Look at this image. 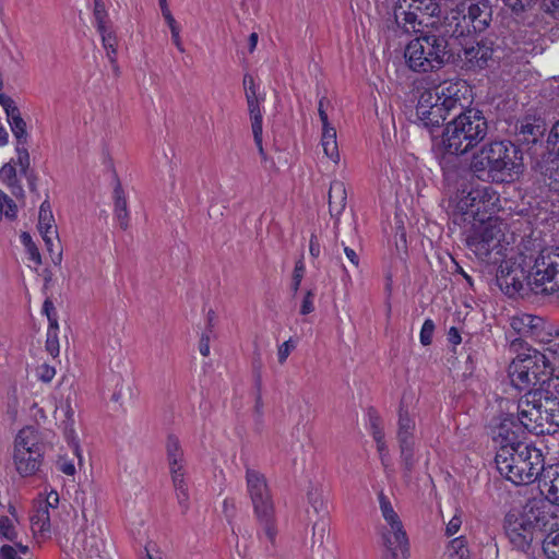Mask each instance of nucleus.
Returning a JSON list of instances; mask_svg holds the SVG:
<instances>
[{"instance_id":"1","label":"nucleus","mask_w":559,"mask_h":559,"mask_svg":"<svg viewBox=\"0 0 559 559\" xmlns=\"http://www.w3.org/2000/svg\"><path fill=\"white\" fill-rule=\"evenodd\" d=\"M471 88L465 81H444L419 94L416 120L431 133L447 117L454 114L442 132L444 150L462 155L478 145L487 135L488 123L481 110L466 107Z\"/></svg>"},{"instance_id":"2","label":"nucleus","mask_w":559,"mask_h":559,"mask_svg":"<svg viewBox=\"0 0 559 559\" xmlns=\"http://www.w3.org/2000/svg\"><path fill=\"white\" fill-rule=\"evenodd\" d=\"M497 284L508 296L559 293V252L557 247H547L536 253L519 252L514 258L501 262Z\"/></svg>"},{"instance_id":"3","label":"nucleus","mask_w":559,"mask_h":559,"mask_svg":"<svg viewBox=\"0 0 559 559\" xmlns=\"http://www.w3.org/2000/svg\"><path fill=\"white\" fill-rule=\"evenodd\" d=\"M512 423L504 420L498 431L501 445L495 462L497 469L514 485H528L542 475L544 457L540 450L520 440V435L511 430Z\"/></svg>"},{"instance_id":"4","label":"nucleus","mask_w":559,"mask_h":559,"mask_svg":"<svg viewBox=\"0 0 559 559\" xmlns=\"http://www.w3.org/2000/svg\"><path fill=\"white\" fill-rule=\"evenodd\" d=\"M503 527L510 543L526 551L539 543L546 532L557 527V516L543 499H531L521 509H512L504 516Z\"/></svg>"},{"instance_id":"5","label":"nucleus","mask_w":559,"mask_h":559,"mask_svg":"<svg viewBox=\"0 0 559 559\" xmlns=\"http://www.w3.org/2000/svg\"><path fill=\"white\" fill-rule=\"evenodd\" d=\"M521 150L510 141H495L473 155L472 173L485 182H512L523 171Z\"/></svg>"},{"instance_id":"6","label":"nucleus","mask_w":559,"mask_h":559,"mask_svg":"<svg viewBox=\"0 0 559 559\" xmlns=\"http://www.w3.org/2000/svg\"><path fill=\"white\" fill-rule=\"evenodd\" d=\"M518 419L527 431L540 436L559 430V397L548 388L530 389L518 402Z\"/></svg>"},{"instance_id":"7","label":"nucleus","mask_w":559,"mask_h":559,"mask_svg":"<svg viewBox=\"0 0 559 559\" xmlns=\"http://www.w3.org/2000/svg\"><path fill=\"white\" fill-rule=\"evenodd\" d=\"M448 46L444 34L427 32L407 44L404 57L408 68L415 72L435 71L448 61Z\"/></svg>"},{"instance_id":"8","label":"nucleus","mask_w":559,"mask_h":559,"mask_svg":"<svg viewBox=\"0 0 559 559\" xmlns=\"http://www.w3.org/2000/svg\"><path fill=\"white\" fill-rule=\"evenodd\" d=\"M539 350H533L525 356H518L509 367L512 384L519 390L530 386L554 388L559 392V378H550L551 373L545 366V360H539Z\"/></svg>"},{"instance_id":"9","label":"nucleus","mask_w":559,"mask_h":559,"mask_svg":"<svg viewBox=\"0 0 559 559\" xmlns=\"http://www.w3.org/2000/svg\"><path fill=\"white\" fill-rule=\"evenodd\" d=\"M247 491L255 518L271 543L275 540L274 502L265 476L257 469L246 468Z\"/></svg>"},{"instance_id":"10","label":"nucleus","mask_w":559,"mask_h":559,"mask_svg":"<svg viewBox=\"0 0 559 559\" xmlns=\"http://www.w3.org/2000/svg\"><path fill=\"white\" fill-rule=\"evenodd\" d=\"M504 237L503 223L497 218L488 217L471 236L467 246L480 259H486L493 250L501 247Z\"/></svg>"},{"instance_id":"11","label":"nucleus","mask_w":559,"mask_h":559,"mask_svg":"<svg viewBox=\"0 0 559 559\" xmlns=\"http://www.w3.org/2000/svg\"><path fill=\"white\" fill-rule=\"evenodd\" d=\"M498 201L497 193L489 186L472 188L466 195L459 201V209L465 214L478 216L481 212L491 211Z\"/></svg>"},{"instance_id":"12","label":"nucleus","mask_w":559,"mask_h":559,"mask_svg":"<svg viewBox=\"0 0 559 559\" xmlns=\"http://www.w3.org/2000/svg\"><path fill=\"white\" fill-rule=\"evenodd\" d=\"M38 231L45 241L47 251L51 255V260L56 265H59L62 261V252L53 250V241H59L58 230L55 223V217L51 211L49 201L45 200L39 207L38 213Z\"/></svg>"},{"instance_id":"13","label":"nucleus","mask_w":559,"mask_h":559,"mask_svg":"<svg viewBox=\"0 0 559 559\" xmlns=\"http://www.w3.org/2000/svg\"><path fill=\"white\" fill-rule=\"evenodd\" d=\"M394 21L399 28L404 33H420L424 26L433 24L419 16L415 11L409 9L407 0H399L394 7Z\"/></svg>"},{"instance_id":"14","label":"nucleus","mask_w":559,"mask_h":559,"mask_svg":"<svg viewBox=\"0 0 559 559\" xmlns=\"http://www.w3.org/2000/svg\"><path fill=\"white\" fill-rule=\"evenodd\" d=\"M465 7L461 2L454 9H452L444 20V36L454 38L468 37L475 34V31L471 26V22L467 13H465Z\"/></svg>"},{"instance_id":"15","label":"nucleus","mask_w":559,"mask_h":559,"mask_svg":"<svg viewBox=\"0 0 559 559\" xmlns=\"http://www.w3.org/2000/svg\"><path fill=\"white\" fill-rule=\"evenodd\" d=\"M468 15L471 26L476 33H483L488 28L492 20V7L489 0L462 1Z\"/></svg>"},{"instance_id":"16","label":"nucleus","mask_w":559,"mask_h":559,"mask_svg":"<svg viewBox=\"0 0 559 559\" xmlns=\"http://www.w3.org/2000/svg\"><path fill=\"white\" fill-rule=\"evenodd\" d=\"M382 544L390 552V559H406L409 556V543L404 526L381 528Z\"/></svg>"},{"instance_id":"17","label":"nucleus","mask_w":559,"mask_h":559,"mask_svg":"<svg viewBox=\"0 0 559 559\" xmlns=\"http://www.w3.org/2000/svg\"><path fill=\"white\" fill-rule=\"evenodd\" d=\"M0 105L3 107L7 114L8 121L16 139V143L26 144V122L23 120L20 109L15 105L14 100L5 94H0Z\"/></svg>"},{"instance_id":"18","label":"nucleus","mask_w":559,"mask_h":559,"mask_svg":"<svg viewBox=\"0 0 559 559\" xmlns=\"http://www.w3.org/2000/svg\"><path fill=\"white\" fill-rule=\"evenodd\" d=\"M537 481L544 500L549 506H559V464L545 467Z\"/></svg>"},{"instance_id":"19","label":"nucleus","mask_w":559,"mask_h":559,"mask_svg":"<svg viewBox=\"0 0 559 559\" xmlns=\"http://www.w3.org/2000/svg\"><path fill=\"white\" fill-rule=\"evenodd\" d=\"M416 421L415 414L405 405L404 400L401 401L399 407V419L396 439L399 444L415 443Z\"/></svg>"},{"instance_id":"20","label":"nucleus","mask_w":559,"mask_h":559,"mask_svg":"<svg viewBox=\"0 0 559 559\" xmlns=\"http://www.w3.org/2000/svg\"><path fill=\"white\" fill-rule=\"evenodd\" d=\"M520 141L534 144L546 131V123L542 118L527 116L516 127Z\"/></svg>"},{"instance_id":"21","label":"nucleus","mask_w":559,"mask_h":559,"mask_svg":"<svg viewBox=\"0 0 559 559\" xmlns=\"http://www.w3.org/2000/svg\"><path fill=\"white\" fill-rule=\"evenodd\" d=\"M347 191L345 183L341 180H333L329 189V211L331 217L335 218V226L338 225L340 215L346 206Z\"/></svg>"},{"instance_id":"22","label":"nucleus","mask_w":559,"mask_h":559,"mask_svg":"<svg viewBox=\"0 0 559 559\" xmlns=\"http://www.w3.org/2000/svg\"><path fill=\"white\" fill-rule=\"evenodd\" d=\"M41 449L35 448L33 450L24 452L20 450L19 454H14V461L17 472L22 476H28L38 471L41 464Z\"/></svg>"},{"instance_id":"23","label":"nucleus","mask_w":559,"mask_h":559,"mask_svg":"<svg viewBox=\"0 0 559 559\" xmlns=\"http://www.w3.org/2000/svg\"><path fill=\"white\" fill-rule=\"evenodd\" d=\"M492 50L484 44L477 43L475 46L464 48V58L471 67L484 68L491 58Z\"/></svg>"},{"instance_id":"24","label":"nucleus","mask_w":559,"mask_h":559,"mask_svg":"<svg viewBox=\"0 0 559 559\" xmlns=\"http://www.w3.org/2000/svg\"><path fill=\"white\" fill-rule=\"evenodd\" d=\"M114 201H115V216L122 229H127L129 226V212L127 206V199L119 180H117L114 189Z\"/></svg>"},{"instance_id":"25","label":"nucleus","mask_w":559,"mask_h":559,"mask_svg":"<svg viewBox=\"0 0 559 559\" xmlns=\"http://www.w3.org/2000/svg\"><path fill=\"white\" fill-rule=\"evenodd\" d=\"M167 460L170 473L174 469L183 471V452L180 447L178 438L169 436L166 443Z\"/></svg>"},{"instance_id":"26","label":"nucleus","mask_w":559,"mask_h":559,"mask_svg":"<svg viewBox=\"0 0 559 559\" xmlns=\"http://www.w3.org/2000/svg\"><path fill=\"white\" fill-rule=\"evenodd\" d=\"M171 480L174 485V489L176 492V498L179 503V506L182 508L183 512H187L189 509V490L188 485L185 479V472L183 471H176L170 473Z\"/></svg>"},{"instance_id":"27","label":"nucleus","mask_w":559,"mask_h":559,"mask_svg":"<svg viewBox=\"0 0 559 559\" xmlns=\"http://www.w3.org/2000/svg\"><path fill=\"white\" fill-rule=\"evenodd\" d=\"M321 145L324 154L337 163L340 159V153L336 141V130L333 126L322 128Z\"/></svg>"},{"instance_id":"28","label":"nucleus","mask_w":559,"mask_h":559,"mask_svg":"<svg viewBox=\"0 0 559 559\" xmlns=\"http://www.w3.org/2000/svg\"><path fill=\"white\" fill-rule=\"evenodd\" d=\"M407 3L409 9L428 22L440 13V5L436 0H407Z\"/></svg>"},{"instance_id":"29","label":"nucleus","mask_w":559,"mask_h":559,"mask_svg":"<svg viewBox=\"0 0 559 559\" xmlns=\"http://www.w3.org/2000/svg\"><path fill=\"white\" fill-rule=\"evenodd\" d=\"M329 537V523L324 519H320L313 524L311 549L318 555H322L324 543Z\"/></svg>"},{"instance_id":"30","label":"nucleus","mask_w":559,"mask_h":559,"mask_svg":"<svg viewBox=\"0 0 559 559\" xmlns=\"http://www.w3.org/2000/svg\"><path fill=\"white\" fill-rule=\"evenodd\" d=\"M544 554L548 559H559V523L557 527L549 530L540 540Z\"/></svg>"},{"instance_id":"31","label":"nucleus","mask_w":559,"mask_h":559,"mask_svg":"<svg viewBox=\"0 0 559 559\" xmlns=\"http://www.w3.org/2000/svg\"><path fill=\"white\" fill-rule=\"evenodd\" d=\"M539 320L536 317L531 314H522L519 317H513L511 319V328L520 335L527 336L533 333V329L536 328L535 321Z\"/></svg>"},{"instance_id":"32","label":"nucleus","mask_w":559,"mask_h":559,"mask_svg":"<svg viewBox=\"0 0 559 559\" xmlns=\"http://www.w3.org/2000/svg\"><path fill=\"white\" fill-rule=\"evenodd\" d=\"M32 528L34 532L46 534L50 532V515L47 508L38 506L36 512L31 518Z\"/></svg>"},{"instance_id":"33","label":"nucleus","mask_w":559,"mask_h":559,"mask_svg":"<svg viewBox=\"0 0 559 559\" xmlns=\"http://www.w3.org/2000/svg\"><path fill=\"white\" fill-rule=\"evenodd\" d=\"M100 34L103 46L107 51V57L111 63L116 62V53H117V38L111 28L106 25L102 28H97Z\"/></svg>"},{"instance_id":"34","label":"nucleus","mask_w":559,"mask_h":559,"mask_svg":"<svg viewBox=\"0 0 559 559\" xmlns=\"http://www.w3.org/2000/svg\"><path fill=\"white\" fill-rule=\"evenodd\" d=\"M542 181L550 191L559 192V164L551 160L542 173Z\"/></svg>"},{"instance_id":"35","label":"nucleus","mask_w":559,"mask_h":559,"mask_svg":"<svg viewBox=\"0 0 559 559\" xmlns=\"http://www.w3.org/2000/svg\"><path fill=\"white\" fill-rule=\"evenodd\" d=\"M539 360H545L546 368L552 374L555 369L559 367V342H552L544 352H539Z\"/></svg>"},{"instance_id":"36","label":"nucleus","mask_w":559,"mask_h":559,"mask_svg":"<svg viewBox=\"0 0 559 559\" xmlns=\"http://www.w3.org/2000/svg\"><path fill=\"white\" fill-rule=\"evenodd\" d=\"M401 462L405 472V476H411L415 465L416 459L414 455L415 443L399 444Z\"/></svg>"},{"instance_id":"37","label":"nucleus","mask_w":559,"mask_h":559,"mask_svg":"<svg viewBox=\"0 0 559 559\" xmlns=\"http://www.w3.org/2000/svg\"><path fill=\"white\" fill-rule=\"evenodd\" d=\"M35 448H40L37 442L33 431L28 429H22L16 439H15V452L14 454H19L20 450L24 452L33 450Z\"/></svg>"},{"instance_id":"38","label":"nucleus","mask_w":559,"mask_h":559,"mask_svg":"<svg viewBox=\"0 0 559 559\" xmlns=\"http://www.w3.org/2000/svg\"><path fill=\"white\" fill-rule=\"evenodd\" d=\"M448 554L450 559H467L468 549L465 539L462 536L452 539L448 547Z\"/></svg>"},{"instance_id":"39","label":"nucleus","mask_w":559,"mask_h":559,"mask_svg":"<svg viewBox=\"0 0 559 559\" xmlns=\"http://www.w3.org/2000/svg\"><path fill=\"white\" fill-rule=\"evenodd\" d=\"M263 102L264 100H251L247 103L252 133H257V131L259 132V130L262 129V111L260 106Z\"/></svg>"},{"instance_id":"40","label":"nucleus","mask_w":559,"mask_h":559,"mask_svg":"<svg viewBox=\"0 0 559 559\" xmlns=\"http://www.w3.org/2000/svg\"><path fill=\"white\" fill-rule=\"evenodd\" d=\"M84 534V539L82 540V547L83 550L90 556H99L102 547H103V540L97 537L95 534H91V536H87L86 532Z\"/></svg>"},{"instance_id":"41","label":"nucleus","mask_w":559,"mask_h":559,"mask_svg":"<svg viewBox=\"0 0 559 559\" xmlns=\"http://www.w3.org/2000/svg\"><path fill=\"white\" fill-rule=\"evenodd\" d=\"M21 241L27 250L29 260L34 261L37 265L41 264V257L38 248L32 239V236L24 231L21 234Z\"/></svg>"},{"instance_id":"42","label":"nucleus","mask_w":559,"mask_h":559,"mask_svg":"<svg viewBox=\"0 0 559 559\" xmlns=\"http://www.w3.org/2000/svg\"><path fill=\"white\" fill-rule=\"evenodd\" d=\"M0 534L4 539L10 542H14L17 538L15 526L8 516L0 518Z\"/></svg>"},{"instance_id":"43","label":"nucleus","mask_w":559,"mask_h":559,"mask_svg":"<svg viewBox=\"0 0 559 559\" xmlns=\"http://www.w3.org/2000/svg\"><path fill=\"white\" fill-rule=\"evenodd\" d=\"M94 17L97 28L108 25V14L103 0H94Z\"/></svg>"},{"instance_id":"44","label":"nucleus","mask_w":559,"mask_h":559,"mask_svg":"<svg viewBox=\"0 0 559 559\" xmlns=\"http://www.w3.org/2000/svg\"><path fill=\"white\" fill-rule=\"evenodd\" d=\"M16 157H17V165L21 167V171L23 174H26L28 167H29V154L27 148L25 147V144L16 143Z\"/></svg>"},{"instance_id":"45","label":"nucleus","mask_w":559,"mask_h":559,"mask_svg":"<svg viewBox=\"0 0 559 559\" xmlns=\"http://www.w3.org/2000/svg\"><path fill=\"white\" fill-rule=\"evenodd\" d=\"M435 332V323L431 319H426L420 330V343L424 346L430 345Z\"/></svg>"},{"instance_id":"46","label":"nucleus","mask_w":559,"mask_h":559,"mask_svg":"<svg viewBox=\"0 0 559 559\" xmlns=\"http://www.w3.org/2000/svg\"><path fill=\"white\" fill-rule=\"evenodd\" d=\"M46 349L52 357L59 355L58 333H55L53 330L47 331Z\"/></svg>"},{"instance_id":"47","label":"nucleus","mask_w":559,"mask_h":559,"mask_svg":"<svg viewBox=\"0 0 559 559\" xmlns=\"http://www.w3.org/2000/svg\"><path fill=\"white\" fill-rule=\"evenodd\" d=\"M0 177L8 186H13L14 183H16L15 167L10 163L4 164L0 169Z\"/></svg>"},{"instance_id":"48","label":"nucleus","mask_w":559,"mask_h":559,"mask_svg":"<svg viewBox=\"0 0 559 559\" xmlns=\"http://www.w3.org/2000/svg\"><path fill=\"white\" fill-rule=\"evenodd\" d=\"M295 348L296 342L293 338H289L282 345H280L277 350L278 362L283 365L286 361L289 354L292 353V350H294Z\"/></svg>"},{"instance_id":"49","label":"nucleus","mask_w":559,"mask_h":559,"mask_svg":"<svg viewBox=\"0 0 559 559\" xmlns=\"http://www.w3.org/2000/svg\"><path fill=\"white\" fill-rule=\"evenodd\" d=\"M305 274V264L302 259L298 260L295 264L294 273H293V283L292 288L296 293L301 284L302 277Z\"/></svg>"},{"instance_id":"50","label":"nucleus","mask_w":559,"mask_h":559,"mask_svg":"<svg viewBox=\"0 0 559 559\" xmlns=\"http://www.w3.org/2000/svg\"><path fill=\"white\" fill-rule=\"evenodd\" d=\"M313 300L314 292L312 289L307 290L301 301L300 314L307 316L314 311Z\"/></svg>"},{"instance_id":"51","label":"nucleus","mask_w":559,"mask_h":559,"mask_svg":"<svg viewBox=\"0 0 559 559\" xmlns=\"http://www.w3.org/2000/svg\"><path fill=\"white\" fill-rule=\"evenodd\" d=\"M61 411L66 417V419L62 421L63 429H64V432L68 435V437H70L74 432L73 411L69 404H67L66 407H63Z\"/></svg>"},{"instance_id":"52","label":"nucleus","mask_w":559,"mask_h":559,"mask_svg":"<svg viewBox=\"0 0 559 559\" xmlns=\"http://www.w3.org/2000/svg\"><path fill=\"white\" fill-rule=\"evenodd\" d=\"M378 499L383 519H386L388 516L392 518L396 512L394 511L389 498L381 491L378 495Z\"/></svg>"},{"instance_id":"53","label":"nucleus","mask_w":559,"mask_h":559,"mask_svg":"<svg viewBox=\"0 0 559 559\" xmlns=\"http://www.w3.org/2000/svg\"><path fill=\"white\" fill-rule=\"evenodd\" d=\"M370 426L372 429V437L376 442H381V438H384V431L381 427V420L378 415L370 416Z\"/></svg>"},{"instance_id":"54","label":"nucleus","mask_w":559,"mask_h":559,"mask_svg":"<svg viewBox=\"0 0 559 559\" xmlns=\"http://www.w3.org/2000/svg\"><path fill=\"white\" fill-rule=\"evenodd\" d=\"M329 105H330V102L328 100L326 97L323 96L319 99L318 114H319L320 120L322 122V128L332 126L329 121V117H328V112H326V106H329Z\"/></svg>"},{"instance_id":"55","label":"nucleus","mask_w":559,"mask_h":559,"mask_svg":"<svg viewBox=\"0 0 559 559\" xmlns=\"http://www.w3.org/2000/svg\"><path fill=\"white\" fill-rule=\"evenodd\" d=\"M547 143L549 146L552 145V151L555 150V146L559 143V120L551 127L550 132L548 134ZM557 154L559 156V146L557 147Z\"/></svg>"},{"instance_id":"56","label":"nucleus","mask_w":559,"mask_h":559,"mask_svg":"<svg viewBox=\"0 0 559 559\" xmlns=\"http://www.w3.org/2000/svg\"><path fill=\"white\" fill-rule=\"evenodd\" d=\"M56 371L55 368L48 366V365H41L38 368V378L44 382H50L52 378L55 377Z\"/></svg>"},{"instance_id":"57","label":"nucleus","mask_w":559,"mask_h":559,"mask_svg":"<svg viewBox=\"0 0 559 559\" xmlns=\"http://www.w3.org/2000/svg\"><path fill=\"white\" fill-rule=\"evenodd\" d=\"M462 525V519L455 514L447 524L445 533L448 536L456 534Z\"/></svg>"},{"instance_id":"58","label":"nucleus","mask_w":559,"mask_h":559,"mask_svg":"<svg viewBox=\"0 0 559 559\" xmlns=\"http://www.w3.org/2000/svg\"><path fill=\"white\" fill-rule=\"evenodd\" d=\"M58 503H59L58 492L50 491L47 495L45 501L39 502V506H41L43 508H47V510L49 511V508L56 509L58 507Z\"/></svg>"},{"instance_id":"59","label":"nucleus","mask_w":559,"mask_h":559,"mask_svg":"<svg viewBox=\"0 0 559 559\" xmlns=\"http://www.w3.org/2000/svg\"><path fill=\"white\" fill-rule=\"evenodd\" d=\"M211 334L210 332H204L202 335H201V338H200V343H199V350H200V354L204 357L209 356L210 355V340H211Z\"/></svg>"},{"instance_id":"60","label":"nucleus","mask_w":559,"mask_h":559,"mask_svg":"<svg viewBox=\"0 0 559 559\" xmlns=\"http://www.w3.org/2000/svg\"><path fill=\"white\" fill-rule=\"evenodd\" d=\"M542 8L545 12L555 15L559 13V0H543Z\"/></svg>"},{"instance_id":"61","label":"nucleus","mask_w":559,"mask_h":559,"mask_svg":"<svg viewBox=\"0 0 559 559\" xmlns=\"http://www.w3.org/2000/svg\"><path fill=\"white\" fill-rule=\"evenodd\" d=\"M0 559H22L16 555L14 547L10 545H3L0 547Z\"/></svg>"},{"instance_id":"62","label":"nucleus","mask_w":559,"mask_h":559,"mask_svg":"<svg viewBox=\"0 0 559 559\" xmlns=\"http://www.w3.org/2000/svg\"><path fill=\"white\" fill-rule=\"evenodd\" d=\"M165 21L170 28L171 39L177 40L178 38H180V27L178 26L175 17L173 15H170V16L166 17Z\"/></svg>"},{"instance_id":"63","label":"nucleus","mask_w":559,"mask_h":559,"mask_svg":"<svg viewBox=\"0 0 559 559\" xmlns=\"http://www.w3.org/2000/svg\"><path fill=\"white\" fill-rule=\"evenodd\" d=\"M385 521V525L382 526V528H397L403 526V523L399 516L397 513H395L394 515L391 516H388L386 519H384Z\"/></svg>"},{"instance_id":"64","label":"nucleus","mask_w":559,"mask_h":559,"mask_svg":"<svg viewBox=\"0 0 559 559\" xmlns=\"http://www.w3.org/2000/svg\"><path fill=\"white\" fill-rule=\"evenodd\" d=\"M344 252H345V255L348 259V261L352 263V265L354 267H358L359 266V257H358L357 252L347 246H344Z\"/></svg>"}]
</instances>
